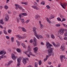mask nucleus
<instances>
[{
    "label": "nucleus",
    "instance_id": "nucleus-1",
    "mask_svg": "<svg viewBox=\"0 0 67 67\" xmlns=\"http://www.w3.org/2000/svg\"><path fill=\"white\" fill-rule=\"evenodd\" d=\"M47 48L48 49V55H46V58H45L44 60V62H46L48 57H49L50 56H54V53L53 52V51L54 50L53 48H51V47L52 46L51 44H49V42H47L46 45Z\"/></svg>",
    "mask_w": 67,
    "mask_h": 67
},
{
    "label": "nucleus",
    "instance_id": "nucleus-2",
    "mask_svg": "<svg viewBox=\"0 0 67 67\" xmlns=\"http://www.w3.org/2000/svg\"><path fill=\"white\" fill-rule=\"evenodd\" d=\"M31 52V49L30 48V46H28L27 52H26L25 53V54H26L27 56V57H29V58L31 57L30 55L32 56L35 57V55L34 54H33V53Z\"/></svg>",
    "mask_w": 67,
    "mask_h": 67
},
{
    "label": "nucleus",
    "instance_id": "nucleus-3",
    "mask_svg": "<svg viewBox=\"0 0 67 67\" xmlns=\"http://www.w3.org/2000/svg\"><path fill=\"white\" fill-rule=\"evenodd\" d=\"M26 15H27V14L25 13H22L19 14L18 16L19 17V19L22 23H24V20L22 18L24 16H26Z\"/></svg>",
    "mask_w": 67,
    "mask_h": 67
},
{
    "label": "nucleus",
    "instance_id": "nucleus-4",
    "mask_svg": "<svg viewBox=\"0 0 67 67\" xmlns=\"http://www.w3.org/2000/svg\"><path fill=\"white\" fill-rule=\"evenodd\" d=\"M15 5L16 7V10H18V8H19L20 10H22V11H23L24 10V9H23L22 8L21 6H20V5H19V4H15Z\"/></svg>",
    "mask_w": 67,
    "mask_h": 67
},
{
    "label": "nucleus",
    "instance_id": "nucleus-5",
    "mask_svg": "<svg viewBox=\"0 0 67 67\" xmlns=\"http://www.w3.org/2000/svg\"><path fill=\"white\" fill-rule=\"evenodd\" d=\"M17 67H19L20 65L21 62V59L20 58H18L17 59Z\"/></svg>",
    "mask_w": 67,
    "mask_h": 67
},
{
    "label": "nucleus",
    "instance_id": "nucleus-6",
    "mask_svg": "<svg viewBox=\"0 0 67 67\" xmlns=\"http://www.w3.org/2000/svg\"><path fill=\"white\" fill-rule=\"evenodd\" d=\"M58 34L61 35H63L64 33V29H61L58 32Z\"/></svg>",
    "mask_w": 67,
    "mask_h": 67
},
{
    "label": "nucleus",
    "instance_id": "nucleus-7",
    "mask_svg": "<svg viewBox=\"0 0 67 67\" xmlns=\"http://www.w3.org/2000/svg\"><path fill=\"white\" fill-rule=\"evenodd\" d=\"M34 41L33 42V44L34 46H35L37 45V43H36V42L37 41L35 37L34 38Z\"/></svg>",
    "mask_w": 67,
    "mask_h": 67
},
{
    "label": "nucleus",
    "instance_id": "nucleus-8",
    "mask_svg": "<svg viewBox=\"0 0 67 67\" xmlns=\"http://www.w3.org/2000/svg\"><path fill=\"white\" fill-rule=\"evenodd\" d=\"M36 28L35 27L33 28V31L34 32V34L35 36H37V32H36Z\"/></svg>",
    "mask_w": 67,
    "mask_h": 67
},
{
    "label": "nucleus",
    "instance_id": "nucleus-9",
    "mask_svg": "<svg viewBox=\"0 0 67 67\" xmlns=\"http://www.w3.org/2000/svg\"><path fill=\"white\" fill-rule=\"evenodd\" d=\"M9 19V16L8 14H6L5 15V20L6 21H8Z\"/></svg>",
    "mask_w": 67,
    "mask_h": 67
},
{
    "label": "nucleus",
    "instance_id": "nucleus-10",
    "mask_svg": "<svg viewBox=\"0 0 67 67\" xmlns=\"http://www.w3.org/2000/svg\"><path fill=\"white\" fill-rule=\"evenodd\" d=\"M52 44L55 47H59V45H60V44L58 43H57V44L56 45L55 44V43L54 42H53Z\"/></svg>",
    "mask_w": 67,
    "mask_h": 67
},
{
    "label": "nucleus",
    "instance_id": "nucleus-11",
    "mask_svg": "<svg viewBox=\"0 0 67 67\" xmlns=\"http://www.w3.org/2000/svg\"><path fill=\"white\" fill-rule=\"evenodd\" d=\"M63 58H64V59H67L65 57L64 55H61L60 56V59L61 62L63 61Z\"/></svg>",
    "mask_w": 67,
    "mask_h": 67
},
{
    "label": "nucleus",
    "instance_id": "nucleus-12",
    "mask_svg": "<svg viewBox=\"0 0 67 67\" xmlns=\"http://www.w3.org/2000/svg\"><path fill=\"white\" fill-rule=\"evenodd\" d=\"M36 36L38 39H40V38H43V37L41 35H37V36Z\"/></svg>",
    "mask_w": 67,
    "mask_h": 67
},
{
    "label": "nucleus",
    "instance_id": "nucleus-13",
    "mask_svg": "<svg viewBox=\"0 0 67 67\" xmlns=\"http://www.w3.org/2000/svg\"><path fill=\"white\" fill-rule=\"evenodd\" d=\"M39 23L40 25V27L41 29H43L44 27V25L41 23V21H40Z\"/></svg>",
    "mask_w": 67,
    "mask_h": 67
},
{
    "label": "nucleus",
    "instance_id": "nucleus-14",
    "mask_svg": "<svg viewBox=\"0 0 67 67\" xmlns=\"http://www.w3.org/2000/svg\"><path fill=\"white\" fill-rule=\"evenodd\" d=\"M61 5L62 7L64 9H65V7H66L67 5V4L66 3H64V4H63V5L61 4Z\"/></svg>",
    "mask_w": 67,
    "mask_h": 67
},
{
    "label": "nucleus",
    "instance_id": "nucleus-15",
    "mask_svg": "<svg viewBox=\"0 0 67 67\" xmlns=\"http://www.w3.org/2000/svg\"><path fill=\"white\" fill-rule=\"evenodd\" d=\"M32 7L34 9H36V10H39V8H38V7H37V6L35 5L32 6Z\"/></svg>",
    "mask_w": 67,
    "mask_h": 67
},
{
    "label": "nucleus",
    "instance_id": "nucleus-16",
    "mask_svg": "<svg viewBox=\"0 0 67 67\" xmlns=\"http://www.w3.org/2000/svg\"><path fill=\"white\" fill-rule=\"evenodd\" d=\"M5 54H6V52L3 51H0V55L2 54H3L4 55H5Z\"/></svg>",
    "mask_w": 67,
    "mask_h": 67
},
{
    "label": "nucleus",
    "instance_id": "nucleus-17",
    "mask_svg": "<svg viewBox=\"0 0 67 67\" xmlns=\"http://www.w3.org/2000/svg\"><path fill=\"white\" fill-rule=\"evenodd\" d=\"M7 58V56H4V55H2L0 57V60L1 59V58Z\"/></svg>",
    "mask_w": 67,
    "mask_h": 67
},
{
    "label": "nucleus",
    "instance_id": "nucleus-18",
    "mask_svg": "<svg viewBox=\"0 0 67 67\" xmlns=\"http://www.w3.org/2000/svg\"><path fill=\"white\" fill-rule=\"evenodd\" d=\"M16 37L17 38H18L19 40H21V39H22V37L20 35H17L16 36Z\"/></svg>",
    "mask_w": 67,
    "mask_h": 67
},
{
    "label": "nucleus",
    "instance_id": "nucleus-19",
    "mask_svg": "<svg viewBox=\"0 0 67 67\" xmlns=\"http://www.w3.org/2000/svg\"><path fill=\"white\" fill-rule=\"evenodd\" d=\"M12 57L13 59H15V58H16V57L15 56L14 54H12Z\"/></svg>",
    "mask_w": 67,
    "mask_h": 67
},
{
    "label": "nucleus",
    "instance_id": "nucleus-20",
    "mask_svg": "<svg viewBox=\"0 0 67 67\" xmlns=\"http://www.w3.org/2000/svg\"><path fill=\"white\" fill-rule=\"evenodd\" d=\"M21 45L24 48H26V46L25 45L24 43H21Z\"/></svg>",
    "mask_w": 67,
    "mask_h": 67
},
{
    "label": "nucleus",
    "instance_id": "nucleus-21",
    "mask_svg": "<svg viewBox=\"0 0 67 67\" xmlns=\"http://www.w3.org/2000/svg\"><path fill=\"white\" fill-rule=\"evenodd\" d=\"M12 61H10L8 63L7 65V66H9V65H10L11 64H12Z\"/></svg>",
    "mask_w": 67,
    "mask_h": 67
},
{
    "label": "nucleus",
    "instance_id": "nucleus-22",
    "mask_svg": "<svg viewBox=\"0 0 67 67\" xmlns=\"http://www.w3.org/2000/svg\"><path fill=\"white\" fill-rule=\"evenodd\" d=\"M47 22H48V23H49V24H50L51 23H52V22H51V20H49V19L48 18H47Z\"/></svg>",
    "mask_w": 67,
    "mask_h": 67
},
{
    "label": "nucleus",
    "instance_id": "nucleus-23",
    "mask_svg": "<svg viewBox=\"0 0 67 67\" xmlns=\"http://www.w3.org/2000/svg\"><path fill=\"white\" fill-rule=\"evenodd\" d=\"M34 50L35 51H36L38 50V47H36L34 48Z\"/></svg>",
    "mask_w": 67,
    "mask_h": 67
},
{
    "label": "nucleus",
    "instance_id": "nucleus-24",
    "mask_svg": "<svg viewBox=\"0 0 67 67\" xmlns=\"http://www.w3.org/2000/svg\"><path fill=\"white\" fill-rule=\"evenodd\" d=\"M61 49L62 51H63V50H64L65 49V46H62L61 47Z\"/></svg>",
    "mask_w": 67,
    "mask_h": 67
},
{
    "label": "nucleus",
    "instance_id": "nucleus-25",
    "mask_svg": "<svg viewBox=\"0 0 67 67\" xmlns=\"http://www.w3.org/2000/svg\"><path fill=\"white\" fill-rule=\"evenodd\" d=\"M23 63L24 64H25L26 63V60H25V59H23Z\"/></svg>",
    "mask_w": 67,
    "mask_h": 67
},
{
    "label": "nucleus",
    "instance_id": "nucleus-26",
    "mask_svg": "<svg viewBox=\"0 0 67 67\" xmlns=\"http://www.w3.org/2000/svg\"><path fill=\"white\" fill-rule=\"evenodd\" d=\"M22 29V30L23 31V32H25L26 31V30L25 29V28L24 27H23Z\"/></svg>",
    "mask_w": 67,
    "mask_h": 67
},
{
    "label": "nucleus",
    "instance_id": "nucleus-27",
    "mask_svg": "<svg viewBox=\"0 0 67 67\" xmlns=\"http://www.w3.org/2000/svg\"><path fill=\"white\" fill-rule=\"evenodd\" d=\"M3 32L4 34H5V35H8V33H7V31L5 30H3Z\"/></svg>",
    "mask_w": 67,
    "mask_h": 67
},
{
    "label": "nucleus",
    "instance_id": "nucleus-28",
    "mask_svg": "<svg viewBox=\"0 0 67 67\" xmlns=\"http://www.w3.org/2000/svg\"><path fill=\"white\" fill-rule=\"evenodd\" d=\"M11 41L12 43L14 42V37H12L11 38Z\"/></svg>",
    "mask_w": 67,
    "mask_h": 67
},
{
    "label": "nucleus",
    "instance_id": "nucleus-29",
    "mask_svg": "<svg viewBox=\"0 0 67 67\" xmlns=\"http://www.w3.org/2000/svg\"><path fill=\"white\" fill-rule=\"evenodd\" d=\"M16 42L17 43V45L18 46H20V42L18 41V40L16 41Z\"/></svg>",
    "mask_w": 67,
    "mask_h": 67
},
{
    "label": "nucleus",
    "instance_id": "nucleus-30",
    "mask_svg": "<svg viewBox=\"0 0 67 67\" xmlns=\"http://www.w3.org/2000/svg\"><path fill=\"white\" fill-rule=\"evenodd\" d=\"M35 67H38V63L37 62H35Z\"/></svg>",
    "mask_w": 67,
    "mask_h": 67
},
{
    "label": "nucleus",
    "instance_id": "nucleus-31",
    "mask_svg": "<svg viewBox=\"0 0 67 67\" xmlns=\"http://www.w3.org/2000/svg\"><path fill=\"white\" fill-rule=\"evenodd\" d=\"M0 23L1 24H4V22H3V21L2 20H1L0 21Z\"/></svg>",
    "mask_w": 67,
    "mask_h": 67
},
{
    "label": "nucleus",
    "instance_id": "nucleus-32",
    "mask_svg": "<svg viewBox=\"0 0 67 67\" xmlns=\"http://www.w3.org/2000/svg\"><path fill=\"white\" fill-rule=\"evenodd\" d=\"M21 37L22 38V39H23V38H26V36L25 35H24L23 36Z\"/></svg>",
    "mask_w": 67,
    "mask_h": 67
},
{
    "label": "nucleus",
    "instance_id": "nucleus-33",
    "mask_svg": "<svg viewBox=\"0 0 67 67\" xmlns=\"http://www.w3.org/2000/svg\"><path fill=\"white\" fill-rule=\"evenodd\" d=\"M51 36L52 38H53V39H54V38H55V37L54 36V35H53V34H52L51 35Z\"/></svg>",
    "mask_w": 67,
    "mask_h": 67
},
{
    "label": "nucleus",
    "instance_id": "nucleus-34",
    "mask_svg": "<svg viewBox=\"0 0 67 67\" xmlns=\"http://www.w3.org/2000/svg\"><path fill=\"white\" fill-rule=\"evenodd\" d=\"M53 17H52V16H51L49 18V19L50 20H51L52 19H53V18H54L55 16L54 15H53Z\"/></svg>",
    "mask_w": 67,
    "mask_h": 67
},
{
    "label": "nucleus",
    "instance_id": "nucleus-35",
    "mask_svg": "<svg viewBox=\"0 0 67 67\" xmlns=\"http://www.w3.org/2000/svg\"><path fill=\"white\" fill-rule=\"evenodd\" d=\"M42 61H41V60H40L39 61V65H41L42 64Z\"/></svg>",
    "mask_w": 67,
    "mask_h": 67
},
{
    "label": "nucleus",
    "instance_id": "nucleus-36",
    "mask_svg": "<svg viewBox=\"0 0 67 67\" xmlns=\"http://www.w3.org/2000/svg\"><path fill=\"white\" fill-rule=\"evenodd\" d=\"M4 8L5 9L7 10V9H8V6L7 5H5V6Z\"/></svg>",
    "mask_w": 67,
    "mask_h": 67
},
{
    "label": "nucleus",
    "instance_id": "nucleus-37",
    "mask_svg": "<svg viewBox=\"0 0 67 67\" xmlns=\"http://www.w3.org/2000/svg\"><path fill=\"white\" fill-rule=\"evenodd\" d=\"M16 51L17 52H18V53H20V50L19 48H17L16 49Z\"/></svg>",
    "mask_w": 67,
    "mask_h": 67
},
{
    "label": "nucleus",
    "instance_id": "nucleus-38",
    "mask_svg": "<svg viewBox=\"0 0 67 67\" xmlns=\"http://www.w3.org/2000/svg\"><path fill=\"white\" fill-rule=\"evenodd\" d=\"M63 25L64 26V27H66V28H67V25H66L64 24H63Z\"/></svg>",
    "mask_w": 67,
    "mask_h": 67
},
{
    "label": "nucleus",
    "instance_id": "nucleus-39",
    "mask_svg": "<svg viewBox=\"0 0 67 67\" xmlns=\"http://www.w3.org/2000/svg\"><path fill=\"white\" fill-rule=\"evenodd\" d=\"M57 19L59 21H61V19L59 18H57Z\"/></svg>",
    "mask_w": 67,
    "mask_h": 67
},
{
    "label": "nucleus",
    "instance_id": "nucleus-40",
    "mask_svg": "<svg viewBox=\"0 0 67 67\" xmlns=\"http://www.w3.org/2000/svg\"><path fill=\"white\" fill-rule=\"evenodd\" d=\"M41 4L43 5H45V2H42L41 3Z\"/></svg>",
    "mask_w": 67,
    "mask_h": 67
},
{
    "label": "nucleus",
    "instance_id": "nucleus-41",
    "mask_svg": "<svg viewBox=\"0 0 67 67\" xmlns=\"http://www.w3.org/2000/svg\"><path fill=\"white\" fill-rule=\"evenodd\" d=\"M19 19L18 18H17V23H19Z\"/></svg>",
    "mask_w": 67,
    "mask_h": 67
},
{
    "label": "nucleus",
    "instance_id": "nucleus-42",
    "mask_svg": "<svg viewBox=\"0 0 67 67\" xmlns=\"http://www.w3.org/2000/svg\"><path fill=\"white\" fill-rule=\"evenodd\" d=\"M30 21V19H28V20H27V21H26L25 22L26 23H29V22Z\"/></svg>",
    "mask_w": 67,
    "mask_h": 67
},
{
    "label": "nucleus",
    "instance_id": "nucleus-43",
    "mask_svg": "<svg viewBox=\"0 0 67 67\" xmlns=\"http://www.w3.org/2000/svg\"><path fill=\"white\" fill-rule=\"evenodd\" d=\"M46 7L47 8V9H49L51 8V7H50L49 6V5H47L46 6Z\"/></svg>",
    "mask_w": 67,
    "mask_h": 67
},
{
    "label": "nucleus",
    "instance_id": "nucleus-44",
    "mask_svg": "<svg viewBox=\"0 0 67 67\" xmlns=\"http://www.w3.org/2000/svg\"><path fill=\"white\" fill-rule=\"evenodd\" d=\"M55 26H58V27L60 26V24H57L55 25Z\"/></svg>",
    "mask_w": 67,
    "mask_h": 67
},
{
    "label": "nucleus",
    "instance_id": "nucleus-45",
    "mask_svg": "<svg viewBox=\"0 0 67 67\" xmlns=\"http://www.w3.org/2000/svg\"><path fill=\"white\" fill-rule=\"evenodd\" d=\"M12 31H11V30H9L8 31V32L9 33H10Z\"/></svg>",
    "mask_w": 67,
    "mask_h": 67
},
{
    "label": "nucleus",
    "instance_id": "nucleus-46",
    "mask_svg": "<svg viewBox=\"0 0 67 67\" xmlns=\"http://www.w3.org/2000/svg\"><path fill=\"white\" fill-rule=\"evenodd\" d=\"M6 38H7V39H9V36H6Z\"/></svg>",
    "mask_w": 67,
    "mask_h": 67
},
{
    "label": "nucleus",
    "instance_id": "nucleus-47",
    "mask_svg": "<svg viewBox=\"0 0 67 67\" xmlns=\"http://www.w3.org/2000/svg\"><path fill=\"white\" fill-rule=\"evenodd\" d=\"M25 59V60H29V58H25V59Z\"/></svg>",
    "mask_w": 67,
    "mask_h": 67
},
{
    "label": "nucleus",
    "instance_id": "nucleus-48",
    "mask_svg": "<svg viewBox=\"0 0 67 67\" xmlns=\"http://www.w3.org/2000/svg\"><path fill=\"white\" fill-rule=\"evenodd\" d=\"M24 4H25V5H27L28 3L27 2H24Z\"/></svg>",
    "mask_w": 67,
    "mask_h": 67
},
{
    "label": "nucleus",
    "instance_id": "nucleus-49",
    "mask_svg": "<svg viewBox=\"0 0 67 67\" xmlns=\"http://www.w3.org/2000/svg\"><path fill=\"white\" fill-rule=\"evenodd\" d=\"M0 27L1 28V29H3V27L1 25H0Z\"/></svg>",
    "mask_w": 67,
    "mask_h": 67
},
{
    "label": "nucleus",
    "instance_id": "nucleus-50",
    "mask_svg": "<svg viewBox=\"0 0 67 67\" xmlns=\"http://www.w3.org/2000/svg\"><path fill=\"white\" fill-rule=\"evenodd\" d=\"M8 13L9 14H10L11 13V12L10 11H8Z\"/></svg>",
    "mask_w": 67,
    "mask_h": 67
},
{
    "label": "nucleus",
    "instance_id": "nucleus-51",
    "mask_svg": "<svg viewBox=\"0 0 67 67\" xmlns=\"http://www.w3.org/2000/svg\"><path fill=\"white\" fill-rule=\"evenodd\" d=\"M32 42H33V40H30V43H32Z\"/></svg>",
    "mask_w": 67,
    "mask_h": 67
},
{
    "label": "nucleus",
    "instance_id": "nucleus-52",
    "mask_svg": "<svg viewBox=\"0 0 67 67\" xmlns=\"http://www.w3.org/2000/svg\"><path fill=\"white\" fill-rule=\"evenodd\" d=\"M23 28V27H21L20 26H19V29H22Z\"/></svg>",
    "mask_w": 67,
    "mask_h": 67
},
{
    "label": "nucleus",
    "instance_id": "nucleus-53",
    "mask_svg": "<svg viewBox=\"0 0 67 67\" xmlns=\"http://www.w3.org/2000/svg\"><path fill=\"white\" fill-rule=\"evenodd\" d=\"M38 18V16H37V15H36L35 16V18H36V19H37V18Z\"/></svg>",
    "mask_w": 67,
    "mask_h": 67
},
{
    "label": "nucleus",
    "instance_id": "nucleus-54",
    "mask_svg": "<svg viewBox=\"0 0 67 67\" xmlns=\"http://www.w3.org/2000/svg\"><path fill=\"white\" fill-rule=\"evenodd\" d=\"M48 64L49 65H51L52 64V62H48Z\"/></svg>",
    "mask_w": 67,
    "mask_h": 67
},
{
    "label": "nucleus",
    "instance_id": "nucleus-55",
    "mask_svg": "<svg viewBox=\"0 0 67 67\" xmlns=\"http://www.w3.org/2000/svg\"><path fill=\"white\" fill-rule=\"evenodd\" d=\"M66 19L64 18H63L62 20V21H65Z\"/></svg>",
    "mask_w": 67,
    "mask_h": 67
},
{
    "label": "nucleus",
    "instance_id": "nucleus-56",
    "mask_svg": "<svg viewBox=\"0 0 67 67\" xmlns=\"http://www.w3.org/2000/svg\"><path fill=\"white\" fill-rule=\"evenodd\" d=\"M64 36H67V33H65V34H64Z\"/></svg>",
    "mask_w": 67,
    "mask_h": 67
},
{
    "label": "nucleus",
    "instance_id": "nucleus-57",
    "mask_svg": "<svg viewBox=\"0 0 67 67\" xmlns=\"http://www.w3.org/2000/svg\"><path fill=\"white\" fill-rule=\"evenodd\" d=\"M36 1L38 3V2H40V0H36Z\"/></svg>",
    "mask_w": 67,
    "mask_h": 67
},
{
    "label": "nucleus",
    "instance_id": "nucleus-58",
    "mask_svg": "<svg viewBox=\"0 0 67 67\" xmlns=\"http://www.w3.org/2000/svg\"><path fill=\"white\" fill-rule=\"evenodd\" d=\"M47 37H48V38H49V35H47Z\"/></svg>",
    "mask_w": 67,
    "mask_h": 67
},
{
    "label": "nucleus",
    "instance_id": "nucleus-59",
    "mask_svg": "<svg viewBox=\"0 0 67 67\" xmlns=\"http://www.w3.org/2000/svg\"><path fill=\"white\" fill-rule=\"evenodd\" d=\"M41 45H44V43L42 42H41Z\"/></svg>",
    "mask_w": 67,
    "mask_h": 67
},
{
    "label": "nucleus",
    "instance_id": "nucleus-60",
    "mask_svg": "<svg viewBox=\"0 0 67 67\" xmlns=\"http://www.w3.org/2000/svg\"><path fill=\"white\" fill-rule=\"evenodd\" d=\"M64 40H67V38L66 37H65V38H64Z\"/></svg>",
    "mask_w": 67,
    "mask_h": 67
},
{
    "label": "nucleus",
    "instance_id": "nucleus-61",
    "mask_svg": "<svg viewBox=\"0 0 67 67\" xmlns=\"http://www.w3.org/2000/svg\"><path fill=\"white\" fill-rule=\"evenodd\" d=\"M3 7L2 6H0V9H2Z\"/></svg>",
    "mask_w": 67,
    "mask_h": 67
},
{
    "label": "nucleus",
    "instance_id": "nucleus-62",
    "mask_svg": "<svg viewBox=\"0 0 67 67\" xmlns=\"http://www.w3.org/2000/svg\"><path fill=\"white\" fill-rule=\"evenodd\" d=\"M27 67H32V66L31 65H29Z\"/></svg>",
    "mask_w": 67,
    "mask_h": 67
},
{
    "label": "nucleus",
    "instance_id": "nucleus-63",
    "mask_svg": "<svg viewBox=\"0 0 67 67\" xmlns=\"http://www.w3.org/2000/svg\"><path fill=\"white\" fill-rule=\"evenodd\" d=\"M9 0H7L6 2H7V3H8V2H9Z\"/></svg>",
    "mask_w": 67,
    "mask_h": 67
},
{
    "label": "nucleus",
    "instance_id": "nucleus-64",
    "mask_svg": "<svg viewBox=\"0 0 67 67\" xmlns=\"http://www.w3.org/2000/svg\"><path fill=\"white\" fill-rule=\"evenodd\" d=\"M60 16L61 18H63V16L61 15H60Z\"/></svg>",
    "mask_w": 67,
    "mask_h": 67
}]
</instances>
